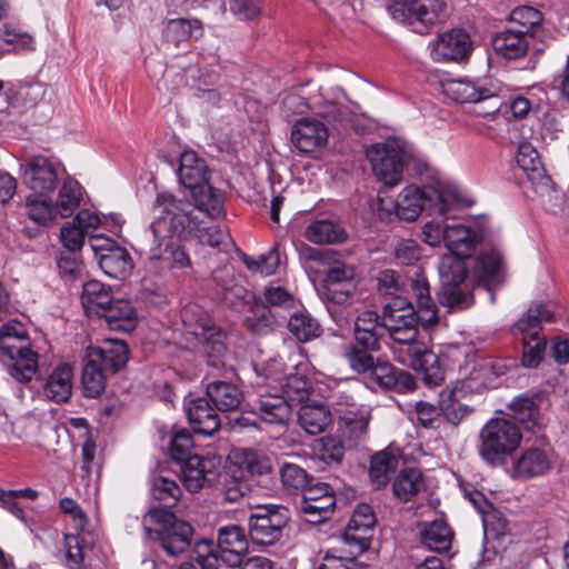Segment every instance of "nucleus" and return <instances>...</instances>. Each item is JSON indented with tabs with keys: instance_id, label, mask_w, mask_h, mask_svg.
<instances>
[{
	"instance_id": "nucleus-57",
	"label": "nucleus",
	"mask_w": 569,
	"mask_h": 569,
	"mask_svg": "<svg viewBox=\"0 0 569 569\" xmlns=\"http://www.w3.org/2000/svg\"><path fill=\"white\" fill-rule=\"evenodd\" d=\"M509 21L510 27L523 31V34L531 39L541 27L542 13L533 7H518L511 11Z\"/></svg>"
},
{
	"instance_id": "nucleus-47",
	"label": "nucleus",
	"mask_w": 569,
	"mask_h": 569,
	"mask_svg": "<svg viewBox=\"0 0 569 569\" xmlns=\"http://www.w3.org/2000/svg\"><path fill=\"white\" fill-rule=\"evenodd\" d=\"M507 408L509 416L525 429L532 430L538 425L540 411L535 397L528 393L520 395L515 397Z\"/></svg>"
},
{
	"instance_id": "nucleus-42",
	"label": "nucleus",
	"mask_w": 569,
	"mask_h": 569,
	"mask_svg": "<svg viewBox=\"0 0 569 569\" xmlns=\"http://www.w3.org/2000/svg\"><path fill=\"white\" fill-rule=\"evenodd\" d=\"M481 234L463 224L447 226L446 246L450 253L470 257Z\"/></svg>"
},
{
	"instance_id": "nucleus-60",
	"label": "nucleus",
	"mask_w": 569,
	"mask_h": 569,
	"mask_svg": "<svg viewBox=\"0 0 569 569\" xmlns=\"http://www.w3.org/2000/svg\"><path fill=\"white\" fill-rule=\"evenodd\" d=\"M197 31H202L201 22L197 19H170L166 23L164 37L168 41L179 44L189 40Z\"/></svg>"
},
{
	"instance_id": "nucleus-46",
	"label": "nucleus",
	"mask_w": 569,
	"mask_h": 569,
	"mask_svg": "<svg viewBox=\"0 0 569 569\" xmlns=\"http://www.w3.org/2000/svg\"><path fill=\"white\" fill-rule=\"evenodd\" d=\"M298 422L307 433L320 435L331 423V413L325 405H303L299 409Z\"/></svg>"
},
{
	"instance_id": "nucleus-7",
	"label": "nucleus",
	"mask_w": 569,
	"mask_h": 569,
	"mask_svg": "<svg viewBox=\"0 0 569 569\" xmlns=\"http://www.w3.org/2000/svg\"><path fill=\"white\" fill-rule=\"evenodd\" d=\"M290 510L282 505H262L251 510L248 517V535L259 546H272L280 541L289 529Z\"/></svg>"
},
{
	"instance_id": "nucleus-21",
	"label": "nucleus",
	"mask_w": 569,
	"mask_h": 569,
	"mask_svg": "<svg viewBox=\"0 0 569 569\" xmlns=\"http://www.w3.org/2000/svg\"><path fill=\"white\" fill-rule=\"evenodd\" d=\"M184 410L189 425L196 433L212 436L220 429V417L207 398L198 397L186 401Z\"/></svg>"
},
{
	"instance_id": "nucleus-30",
	"label": "nucleus",
	"mask_w": 569,
	"mask_h": 569,
	"mask_svg": "<svg viewBox=\"0 0 569 569\" xmlns=\"http://www.w3.org/2000/svg\"><path fill=\"white\" fill-rule=\"evenodd\" d=\"M369 415L359 409L340 411L338 431L349 447L365 440L368 432Z\"/></svg>"
},
{
	"instance_id": "nucleus-5",
	"label": "nucleus",
	"mask_w": 569,
	"mask_h": 569,
	"mask_svg": "<svg viewBox=\"0 0 569 569\" xmlns=\"http://www.w3.org/2000/svg\"><path fill=\"white\" fill-rule=\"evenodd\" d=\"M450 198L452 202H459L456 194H446L432 186H407L397 197L395 213L400 220L407 222L416 221L422 211L446 217L450 210Z\"/></svg>"
},
{
	"instance_id": "nucleus-18",
	"label": "nucleus",
	"mask_w": 569,
	"mask_h": 569,
	"mask_svg": "<svg viewBox=\"0 0 569 569\" xmlns=\"http://www.w3.org/2000/svg\"><path fill=\"white\" fill-rule=\"evenodd\" d=\"M328 138V126L320 119L312 117L298 119L291 129V141L303 153H310L325 147Z\"/></svg>"
},
{
	"instance_id": "nucleus-55",
	"label": "nucleus",
	"mask_w": 569,
	"mask_h": 569,
	"mask_svg": "<svg viewBox=\"0 0 569 569\" xmlns=\"http://www.w3.org/2000/svg\"><path fill=\"white\" fill-rule=\"evenodd\" d=\"M223 301L237 312H246L247 308L258 298L242 284L229 279L220 284Z\"/></svg>"
},
{
	"instance_id": "nucleus-2",
	"label": "nucleus",
	"mask_w": 569,
	"mask_h": 569,
	"mask_svg": "<svg viewBox=\"0 0 569 569\" xmlns=\"http://www.w3.org/2000/svg\"><path fill=\"white\" fill-rule=\"evenodd\" d=\"M152 210L154 218L150 228L156 239H189L199 229V224H202L192 202L169 191L157 193Z\"/></svg>"
},
{
	"instance_id": "nucleus-48",
	"label": "nucleus",
	"mask_w": 569,
	"mask_h": 569,
	"mask_svg": "<svg viewBox=\"0 0 569 569\" xmlns=\"http://www.w3.org/2000/svg\"><path fill=\"white\" fill-rule=\"evenodd\" d=\"M399 460L387 451H380L372 456L369 476L376 489H381L390 481V476L396 472Z\"/></svg>"
},
{
	"instance_id": "nucleus-1",
	"label": "nucleus",
	"mask_w": 569,
	"mask_h": 569,
	"mask_svg": "<svg viewBox=\"0 0 569 569\" xmlns=\"http://www.w3.org/2000/svg\"><path fill=\"white\" fill-rule=\"evenodd\" d=\"M367 158L377 179L389 187L401 182L405 168L412 169L418 176L429 170L428 162L413 144L397 137L372 144L367 150Z\"/></svg>"
},
{
	"instance_id": "nucleus-4",
	"label": "nucleus",
	"mask_w": 569,
	"mask_h": 569,
	"mask_svg": "<svg viewBox=\"0 0 569 569\" xmlns=\"http://www.w3.org/2000/svg\"><path fill=\"white\" fill-rule=\"evenodd\" d=\"M148 517L157 527H144L146 537L166 556L179 558L190 552L196 535L191 523L161 508H151Z\"/></svg>"
},
{
	"instance_id": "nucleus-39",
	"label": "nucleus",
	"mask_w": 569,
	"mask_h": 569,
	"mask_svg": "<svg viewBox=\"0 0 569 569\" xmlns=\"http://www.w3.org/2000/svg\"><path fill=\"white\" fill-rule=\"evenodd\" d=\"M256 410L260 418L270 425H284L291 418V405L284 397L278 395L261 396Z\"/></svg>"
},
{
	"instance_id": "nucleus-37",
	"label": "nucleus",
	"mask_w": 569,
	"mask_h": 569,
	"mask_svg": "<svg viewBox=\"0 0 569 569\" xmlns=\"http://www.w3.org/2000/svg\"><path fill=\"white\" fill-rule=\"evenodd\" d=\"M72 377L69 365L63 363L54 368L43 385L44 396L57 403L68 401L72 393Z\"/></svg>"
},
{
	"instance_id": "nucleus-25",
	"label": "nucleus",
	"mask_w": 569,
	"mask_h": 569,
	"mask_svg": "<svg viewBox=\"0 0 569 569\" xmlns=\"http://www.w3.org/2000/svg\"><path fill=\"white\" fill-rule=\"evenodd\" d=\"M410 288L416 298V315L421 317V327L428 329L439 321L438 308L430 296V286L422 272H417L410 280Z\"/></svg>"
},
{
	"instance_id": "nucleus-20",
	"label": "nucleus",
	"mask_w": 569,
	"mask_h": 569,
	"mask_svg": "<svg viewBox=\"0 0 569 569\" xmlns=\"http://www.w3.org/2000/svg\"><path fill=\"white\" fill-rule=\"evenodd\" d=\"M182 481L190 492H199L212 486L219 476V461L216 458L192 457L181 465Z\"/></svg>"
},
{
	"instance_id": "nucleus-36",
	"label": "nucleus",
	"mask_w": 569,
	"mask_h": 569,
	"mask_svg": "<svg viewBox=\"0 0 569 569\" xmlns=\"http://www.w3.org/2000/svg\"><path fill=\"white\" fill-rule=\"evenodd\" d=\"M303 236L316 244L339 243L347 237L343 227L328 217L311 220L306 227Z\"/></svg>"
},
{
	"instance_id": "nucleus-17",
	"label": "nucleus",
	"mask_w": 569,
	"mask_h": 569,
	"mask_svg": "<svg viewBox=\"0 0 569 569\" xmlns=\"http://www.w3.org/2000/svg\"><path fill=\"white\" fill-rule=\"evenodd\" d=\"M218 551L221 561L236 568L248 557L249 543L244 530L237 525H228L218 529Z\"/></svg>"
},
{
	"instance_id": "nucleus-28",
	"label": "nucleus",
	"mask_w": 569,
	"mask_h": 569,
	"mask_svg": "<svg viewBox=\"0 0 569 569\" xmlns=\"http://www.w3.org/2000/svg\"><path fill=\"white\" fill-rule=\"evenodd\" d=\"M108 328L113 331L131 332L139 322V316L131 301L126 299L113 300L101 316Z\"/></svg>"
},
{
	"instance_id": "nucleus-53",
	"label": "nucleus",
	"mask_w": 569,
	"mask_h": 569,
	"mask_svg": "<svg viewBox=\"0 0 569 569\" xmlns=\"http://www.w3.org/2000/svg\"><path fill=\"white\" fill-rule=\"evenodd\" d=\"M288 329L300 342L318 338L322 332L318 320L306 311L295 312L288 321Z\"/></svg>"
},
{
	"instance_id": "nucleus-49",
	"label": "nucleus",
	"mask_w": 569,
	"mask_h": 569,
	"mask_svg": "<svg viewBox=\"0 0 569 569\" xmlns=\"http://www.w3.org/2000/svg\"><path fill=\"white\" fill-rule=\"evenodd\" d=\"M26 209L27 216L40 226H48L60 216L53 201L42 193L27 197Z\"/></svg>"
},
{
	"instance_id": "nucleus-50",
	"label": "nucleus",
	"mask_w": 569,
	"mask_h": 569,
	"mask_svg": "<svg viewBox=\"0 0 569 569\" xmlns=\"http://www.w3.org/2000/svg\"><path fill=\"white\" fill-rule=\"evenodd\" d=\"M246 312L248 315L244 316L243 326L247 330L256 335H266L272 330L273 316L261 299L258 298L247 308Z\"/></svg>"
},
{
	"instance_id": "nucleus-24",
	"label": "nucleus",
	"mask_w": 569,
	"mask_h": 569,
	"mask_svg": "<svg viewBox=\"0 0 569 569\" xmlns=\"http://www.w3.org/2000/svg\"><path fill=\"white\" fill-rule=\"evenodd\" d=\"M530 38L518 31L516 27H508L491 37V46L497 56L506 60H517L526 56Z\"/></svg>"
},
{
	"instance_id": "nucleus-31",
	"label": "nucleus",
	"mask_w": 569,
	"mask_h": 569,
	"mask_svg": "<svg viewBox=\"0 0 569 569\" xmlns=\"http://www.w3.org/2000/svg\"><path fill=\"white\" fill-rule=\"evenodd\" d=\"M189 190L191 193L190 201L194 206L198 216L203 213L211 219H217L223 214V194L208 181Z\"/></svg>"
},
{
	"instance_id": "nucleus-12",
	"label": "nucleus",
	"mask_w": 569,
	"mask_h": 569,
	"mask_svg": "<svg viewBox=\"0 0 569 569\" xmlns=\"http://www.w3.org/2000/svg\"><path fill=\"white\" fill-rule=\"evenodd\" d=\"M500 88L481 80L456 79L445 86V93L459 103H478L489 101L490 109L486 113H496L500 109Z\"/></svg>"
},
{
	"instance_id": "nucleus-45",
	"label": "nucleus",
	"mask_w": 569,
	"mask_h": 569,
	"mask_svg": "<svg viewBox=\"0 0 569 569\" xmlns=\"http://www.w3.org/2000/svg\"><path fill=\"white\" fill-rule=\"evenodd\" d=\"M425 487L423 473L418 468H403L393 479L392 492L403 502L410 501Z\"/></svg>"
},
{
	"instance_id": "nucleus-56",
	"label": "nucleus",
	"mask_w": 569,
	"mask_h": 569,
	"mask_svg": "<svg viewBox=\"0 0 569 569\" xmlns=\"http://www.w3.org/2000/svg\"><path fill=\"white\" fill-rule=\"evenodd\" d=\"M193 449L194 443L191 432L184 428L173 429L169 443L171 459L181 466L190 461L192 457H199L193 452Z\"/></svg>"
},
{
	"instance_id": "nucleus-26",
	"label": "nucleus",
	"mask_w": 569,
	"mask_h": 569,
	"mask_svg": "<svg viewBox=\"0 0 569 569\" xmlns=\"http://www.w3.org/2000/svg\"><path fill=\"white\" fill-rule=\"evenodd\" d=\"M551 469L548 452L539 448H529L522 451L513 463L512 477L529 479L541 476Z\"/></svg>"
},
{
	"instance_id": "nucleus-11",
	"label": "nucleus",
	"mask_w": 569,
	"mask_h": 569,
	"mask_svg": "<svg viewBox=\"0 0 569 569\" xmlns=\"http://www.w3.org/2000/svg\"><path fill=\"white\" fill-rule=\"evenodd\" d=\"M90 241L98 264L107 276L122 280L130 274L133 262L126 248L110 238L99 236H93Z\"/></svg>"
},
{
	"instance_id": "nucleus-34",
	"label": "nucleus",
	"mask_w": 569,
	"mask_h": 569,
	"mask_svg": "<svg viewBox=\"0 0 569 569\" xmlns=\"http://www.w3.org/2000/svg\"><path fill=\"white\" fill-rule=\"evenodd\" d=\"M553 312L545 303H536L528 308L523 316L517 320L511 331L513 335H521L522 338H537L540 335L543 322H552Z\"/></svg>"
},
{
	"instance_id": "nucleus-40",
	"label": "nucleus",
	"mask_w": 569,
	"mask_h": 569,
	"mask_svg": "<svg viewBox=\"0 0 569 569\" xmlns=\"http://www.w3.org/2000/svg\"><path fill=\"white\" fill-rule=\"evenodd\" d=\"M81 300L89 317H101L113 301L110 290L97 280L84 283Z\"/></svg>"
},
{
	"instance_id": "nucleus-8",
	"label": "nucleus",
	"mask_w": 569,
	"mask_h": 569,
	"mask_svg": "<svg viewBox=\"0 0 569 569\" xmlns=\"http://www.w3.org/2000/svg\"><path fill=\"white\" fill-rule=\"evenodd\" d=\"M382 318L387 320V336L391 339L389 346L391 352L397 347L409 345L418 339L421 317L416 315L415 307L407 298L398 297L386 303Z\"/></svg>"
},
{
	"instance_id": "nucleus-16",
	"label": "nucleus",
	"mask_w": 569,
	"mask_h": 569,
	"mask_svg": "<svg viewBox=\"0 0 569 569\" xmlns=\"http://www.w3.org/2000/svg\"><path fill=\"white\" fill-rule=\"evenodd\" d=\"M181 319L187 331L193 335L199 341H212L218 353L226 350L221 342L224 338L223 331L207 316L197 305H188L181 311Z\"/></svg>"
},
{
	"instance_id": "nucleus-3",
	"label": "nucleus",
	"mask_w": 569,
	"mask_h": 569,
	"mask_svg": "<svg viewBox=\"0 0 569 569\" xmlns=\"http://www.w3.org/2000/svg\"><path fill=\"white\" fill-rule=\"evenodd\" d=\"M38 353L32 350L29 337L20 322L0 327V362L17 381L27 383L38 370Z\"/></svg>"
},
{
	"instance_id": "nucleus-6",
	"label": "nucleus",
	"mask_w": 569,
	"mask_h": 569,
	"mask_svg": "<svg viewBox=\"0 0 569 569\" xmlns=\"http://www.w3.org/2000/svg\"><path fill=\"white\" fill-rule=\"evenodd\" d=\"M479 456L489 466L505 465L519 447L522 435L519 427L506 418H492L480 430Z\"/></svg>"
},
{
	"instance_id": "nucleus-19",
	"label": "nucleus",
	"mask_w": 569,
	"mask_h": 569,
	"mask_svg": "<svg viewBox=\"0 0 569 569\" xmlns=\"http://www.w3.org/2000/svg\"><path fill=\"white\" fill-rule=\"evenodd\" d=\"M86 353L109 376L124 368L130 352L123 340L104 339L100 346L89 347Z\"/></svg>"
},
{
	"instance_id": "nucleus-32",
	"label": "nucleus",
	"mask_w": 569,
	"mask_h": 569,
	"mask_svg": "<svg viewBox=\"0 0 569 569\" xmlns=\"http://www.w3.org/2000/svg\"><path fill=\"white\" fill-rule=\"evenodd\" d=\"M99 539L98 531H77L64 535L66 563L69 569H84L86 551L91 550Z\"/></svg>"
},
{
	"instance_id": "nucleus-43",
	"label": "nucleus",
	"mask_w": 569,
	"mask_h": 569,
	"mask_svg": "<svg viewBox=\"0 0 569 569\" xmlns=\"http://www.w3.org/2000/svg\"><path fill=\"white\" fill-rule=\"evenodd\" d=\"M336 509V500L322 498L319 500L299 499L296 510L300 519L310 525H321L331 519Z\"/></svg>"
},
{
	"instance_id": "nucleus-9",
	"label": "nucleus",
	"mask_w": 569,
	"mask_h": 569,
	"mask_svg": "<svg viewBox=\"0 0 569 569\" xmlns=\"http://www.w3.org/2000/svg\"><path fill=\"white\" fill-rule=\"evenodd\" d=\"M392 355L400 365L420 372L427 386L436 387L445 381L446 370L441 358L430 350L423 341L417 339L409 345L397 347Z\"/></svg>"
},
{
	"instance_id": "nucleus-14",
	"label": "nucleus",
	"mask_w": 569,
	"mask_h": 569,
	"mask_svg": "<svg viewBox=\"0 0 569 569\" xmlns=\"http://www.w3.org/2000/svg\"><path fill=\"white\" fill-rule=\"evenodd\" d=\"M376 525V515L370 505L360 503L352 512L342 539L350 553L361 555L369 549Z\"/></svg>"
},
{
	"instance_id": "nucleus-64",
	"label": "nucleus",
	"mask_w": 569,
	"mask_h": 569,
	"mask_svg": "<svg viewBox=\"0 0 569 569\" xmlns=\"http://www.w3.org/2000/svg\"><path fill=\"white\" fill-rule=\"evenodd\" d=\"M158 240V244L152 247L149 251V267L159 273L174 270L176 267L172 261L170 243L168 242L167 238H159Z\"/></svg>"
},
{
	"instance_id": "nucleus-10",
	"label": "nucleus",
	"mask_w": 569,
	"mask_h": 569,
	"mask_svg": "<svg viewBox=\"0 0 569 569\" xmlns=\"http://www.w3.org/2000/svg\"><path fill=\"white\" fill-rule=\"evenodd\" d=\"M447 4L443 0H397L388 7L392 19L399 22L433 26L446 17Z\"/></svg>"
},
{
	"instance_id": "nucleus-41",
	"label": "nucleus",
	"mask_w": 569,
	"mask_h": 569,
	"mask_svg": "<svg viewBox=\"0 0 569 569\" xmlns=\"http://www.w3.org/2000/svg\"><path fill=\"white\" fill-rule=\"evenodd\" d=\"M517 163L533 186H547L550 182L539 153L531 144L519 146Z\"/></svg>"
},
{
	"instance_id": "nucleus-52",
	"label": "nucleus",
	"mask_w": 569,
	"mask_h": 569,
	"mask_svg": "<svg viewBox=\"0 0 569 569\" xmlns=\"http://www.w3.org/2000/svg\"><path fill=\"white\" fill-rule=\"evenodd\" d=\"M108 375L97 366L90 357H84V365L82 369L81 383L83 395L87 398H97L104 389Z\"/></svg>"
},
{
	"instance_id": "nucleus-33",
	"label": "nucleus",
	"mask_w": 569,
	"mask_h": 569,
	"mask_svg": "<svg viewBox=\"0 0 569 569\" xmlns=\"http://www.w3.org/2000/svg\"><path fill=\"white\" fill-rule=\"evenodd\" d=\"M421 543L436 552H446L451 548L453 531L445 519H436L419 525Z\"/></svg>"
},
{
	"instance_id": "nucleus-62",
	"label": "nucleus",
	"mask_w": 569,
	"mask_h": 569,
	"mask_svg": "<svg viewBox=\"0 0 569 569\" xmlns=\"http://www.w3.org/2000/svg\"><path fill=\"white\" fill-rule=\"evenodd\" d=\"M279 473L282 486L292 492H301L312 481V476L297 463H283Z\"/></svg>"
},
{
	"instance_id": "nucleus-61",
	"label": "nucleus",
	"mask_w": 569,
	"mask_h": 569,
	"mask_svg": "<svg viewBox=\"0 0 569 569\" xmlns=\"http://www.w3.org/2000/svg\"><path fill=\"white\" fill-rule=\"evenodd\" d=\"M282 397L288 402H302L309 396L311 383L309 379L300 373L286 375L283 381L280 383Z\"/></svg>"
},
{
	"instance_id": "nucleus-29",
	"label": "nucleus",
	"mask_w": 569,
	"mask_h": 569,
	"mask_svg": "<svg viewBox=\"0 0 569 569\" xmlns=\"http://www.w3.org/2000/svg\"><path fill=\"white\" fill-rule=\"evenodd\" d=\"M207 397L214 405V409L222 412L234 411L239 409L243 392L234 383L223 380H214L206 387Z\"/></svg>"
},
{
	"instance_id": "nucleus-51",
	"label": "nucleus",
	"mask_w": 569,
	"mask_h": 569,
	"mask_svg": "<svg viewBox=\"0 0 569 569\" xmlns=\"http://www.w3.org/2000/svg\"><path fill=\"white\" fill-rule=\"evenodd\" d=\"M466 256L449 253L441 257L438 263L440 283L465 282L468 280Z\"/></svg>"
},
{
	"instance_id": "nucleus-35",
	"label": "nucleus",
	"mask_w": 569,
	"mask_h": 569,
	"mask_svg": "<svg viewBox=\"0 0 569 569\" xmlns=\"http://www.w3.org/2000/svg\"><path fill=\"white\" fill-rule=\"evenodd\" d=\"M206 161L192 150H184L179 158L178 179L186 188L191 189L208 181Z\"/></svg>"
},
{
	"instance_id": "nucleus-44",
	"label": "nucleus",
	"mask_w": 569,
	"mask_h": 569,
	"mask_svg": "<svg viewBox=\"0 0 569 569\" xmlns=\"http://www.w3.org/2000/svg\"><path fill=\"white\" fill-rule=\"evenodd\" d=\"M150 492L152 498L159 502L158 508L163 510L176 507L182 496V489L178 482L163 475H153L151 477Z\"/></svg>"
},
{
	"instance_id": "nucleus-22",
	"label": "nucleus",
	"mask_w": 569,
	"mask_h": 569,
	"mask_svg": "<svg viewBox=\"0 0 569 569\" xmlns=\"http://www.w3.org/2000/svg\"><path fill=\"white\" fill-rule=\"evenodd\" d=\"M468 398L469 393L460 382L440 391L439 410L448 423L457 427L473 411V408L466 402Z\"/></svg>"
},
{
	"instance_id": "nucleus-59",
	"label": "nucleus",
	"mask_w": 569,
	"mask_h": 569,
	"mask_svg": "<svg viewBox=\"0 0 569 569\" xmlns=\"http://www.w3.org/2000/svg\"><path fill=\"white\" fill-rule=\"evenodd\" d=\"M192 559L201 569H218L221 561L218 543L210 539L194 540L191 547Z\"/></svg>"
},
{
	"instance_id": "nucleus-13",
	"label": "nucleus",
	"mask_w": 569,
	"mask_h": 569,
	"mask_svg": "<svg viewBox=\"0 0 569 569\" xmlns=\"http://www.w3.org/2000/svg\"><path fill=\"white\" fill-rule=\"evenodd\" d=\"M59 161L36 154L20 164L23 183L36 193H50L59 182Z\"/></svg>"
},
{
	"instance_id": "nucleus-15",
	"label": "nucleus",
	"mask_w": 569,
	"mask_h": 569,
	"mask_svg": "<svg viewBox=\"0 0 569 569\" xmlns=\"http://www.w3.org/2000/svg\"><path fill=\"white\" fill-rule=\"evenodd\" d=\"M430 56L436 62H460L472 51L470 36L463 29H451L429 43Z\"/></svg>"
},
{
	"instance_id": "nucleus-38",
	"label": "nucleus",
	"mask_w": 569,
	"mask_h": 569,
	"mask_svg": "<svg viewBox=\"0 0 569 569\" xmlns=\"http://www.w3.org/2000/svg\"><path fill=\"white\" fill-rule=\"evenodd\" d=\"M437 297L443 307L452 310H466L475 303L473 283L471 281L441 283Z\"/></svg>"
},
{
	"instance_id": "nucleus-54",
	"label": "nucleus",
	"mask_w": 569,
	"mask_h": 569,
	"mask_svg": "<svg viewBox=\"0 0 569 569\" xmlns=\"http://www.w3.org/2000/svg\"><path fill=\"white\" fill-rule=\"evenodd\" d=\"M81 184L72 179L67 178L63 180L62 186L59 190L58 201L54 206L58 208L60 217L68 218L73 214L77 208L80 206L82 197Z\"/></svg>"
},
{
	"instance_id": "nucleus-27",
	"label": "nucleus",
	"mask_w": 569,
	"mask_h": 569,
	"mask_svg": "<svg viewBox=\"0 0 569 569\" xmlns=\"http://www.w3.org/2000/svg\"><path fill=\"white\" fill-rule=\"evenodd\" d=\"M473 272L478 282L488 290L491 287L500 286L503 281V261L498 250L481 252L477 256Z\"/></svg>"
},
{
	"instance_id": "nucleus-58",
	"label": "nucleus",
	"mask_w": 569,
	"mask_h": 569,
	"mask_svg": "<svg viewBox=\"0 0 569 569\" xmlns=\"http://www.w3.org/2000/svg\"><path fill=\"white\" fill-rule=\"evenodd\" d=\"M315 114L336 130L347 127L351 121L350 109L335 101H323L317 107Z\"/></svg>"
},
{
	"instance_id": "nucleus-63",
	"label": "nucleus",
	"mask_w": 569,
	"mask_h": 569,
	"mask_svg": "<svg viewBox=\"0 0 569 569\" xmlns=\"http://www.w3.org/2000/svg\"><path fill=\"white\" fill-rule=\"evenodd\" d=\"M371 350L359 348L356 345H346L343 347V358L349 367L357 373H369L375 365V357L370 353Z\"/></svg>"
},
{
	"instance_id": "nucleus-23",
	"label": "nucleus",
	"mask_w": 569,
	"mask_h": 569,
	"mask_svg": "<svg viewBox=\"0 0 569 569\" xmlns=\"http://www.w3.org/2000/svg\"><path fill=\"white\" fill-rule=\"evenodd\" d=\"M387 337V320L373 311H363L355 322V340L358 346L371 351L380 350V341Z\"/></svg>"
}]
</instances>
